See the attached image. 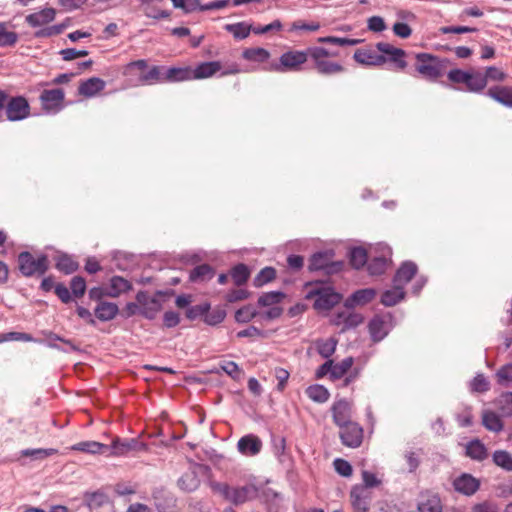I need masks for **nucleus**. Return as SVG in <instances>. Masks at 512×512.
I'll return each instance as SVG.
<instances>
[{
    "label": "nucleus",
    "instance_id": "1",
    "mask_svg": "<svg viewBox=\"0 0 512 512\" xmlns=\"http://www.w3.org/2000/svg\"><path fill=\"white\" fill-rule=\"evenodd\" d=\"M138 72V81L142 85L163 83L164 67L152 66L148 68V63L144 59L129 62L123 68L124 76H135Z\"/></svg>",
    "mask_w": 512,
    "mask_h": 512
},
{
    "label": "nucleus",
    "instance_id": "2",
    "mask_svg": "<svg viewBox=\"0 0 512 512\" xmlns=\"http://www.w3.org/2000/svg\"><path fill=\"white\" fill-rule=\"evenodd\" d=\"M17 261L19 271L25 277H40L48 271L50 266L47 255H34L28 251L21 252Z\"/></svg>",
    "mask_w": 512,
    "mask_h": 512
},
{
    "label": "nucleus",
    "instance_id": "3",
    "mask_svg": "<svg viewBox=\"0 0 512 512\" xmlns=\"http://www.w3.org/2000/svg\"><path fill=\"white\" fill-rule=\"evenodd\" d=\"M212 489L220 494L225 500L235 504H243L246 501L257 497L258 490L254 485H245L242 487H231L226 483H213Z\"/></svg>",
    "mask_w": 512,
    "mask_h": 512
},
{
    "label": "nucleus",
    "instance_id": "4",
    "mask_svg": "<svg viewBox=\"0 0 512 512\" xmlns=\"http://www.w3.org/2000/svg\"><path fill=\"white\" fill-rule=\"evenodd\" d=\"M307 298H315L314 308L317 310H330L341 301V295L330 286L322 283H309Z\"/></svg>",
    "mask_w": 512,
    "mask_h": 512
},
{
    "label": "nucleus",
    "instance_id": "5",
    "mask_svg": "<svg viewBox=\"0 0 512 512\" xmlns=\"http://www.w3.org/2000/svg\"><path fill=\"white\" fill-rule=\"evenodd\" d=\"M337 55L336 52H330L323 47H310V58L313 61L314 69L322 75H334L345 70L340 63L328 59Z\"/></svg>",
    "mask_w": 512,
    "mask_h": 512
},
{
    "label": "nucleus",
    "instance_id": "6",
    "mask_svg": "<svg viewBox=\"0 0 512 512\" xmlns=\"http://www.w3.org/2000/svg\"><path fill=\"white\" fill-rule=\"evenodd\" d=\"M416 71L428 81H436L443 74L442 60L430 53H417L415 55Z\"/></svg>",
    "mask_w": 512,
    "mask_h": 512
},
{
    "label": "nucleus",
    "instance_id": "7",
    "mask_svg": "<svg viewBox=\"0 0 512 512\" xmlns=\"http://www.w3.org/2000/svg\"><path fill=\"white\" fill-rule=\"evenodd\" d=\"M310 57V48L306 51L289 50L280 56L279 63L273 65L272 69L277 72L298 71Z\"/></svg>",
    "mask_w": 512,
    "mask_h": 512
},
{
    "label": "nucleus",
    "instance_id": "8",
    "mask_svg": "<svg viewBox=\"0 0 512 512\" xmlns=\"http://www.w3.org/2000/svg\"><path fill=\"white\" fill-rule=\"evenodd\" d=\"M4 108L7 119L12 122L21 121L30 116V104L24 96H7Z\"/></svg>",
    "mask_w": 512,
    "mask_h": 512
},
{
    "label": "nucleus",
    "instance_id": "9",
    "mask_svg": "<svg viewBox=\"0 0 512 512\" xmlns=\"http://www.w3.org/2000/svg\"><path fill=\"white\" fill-rule=\"evenodd\" d=\"M39 100L46 113H58L64 107L65 92L62 88L44 89Z\"/></svg>",
    "mask_w": 512,
    "mask_h": 512
},
{
    "label": "nucleus",
    "instance_id": "10",
    "mask_svg": "<svg viewBox=\"0 0 512 512\" xmlns=\"http://www.w3.org/2000/svg\"><path fill=\"white\" fill-rule=\"evenodd\" d=\"M339 437L343 445L349 448H358L364 437L363 428L356 422L339 427Z\"/></svg>",
    "mask_w": 512,
    "mask_h": 512
},
{
    "label": "nucleus",
    "instance_id": "11",
    "mask_svg": "<svg viewBox=\"0 0 512 512\" xmlns=\"http://www.w3.org/2000/svg\"><path fill=\"white\" fill-rule=\"evenodd\" d=\"M376 48L386 57V62L389 61L393 63L395 67L401 71L407 68L408 64L405 60L407 53L405 50L397 48L387 42L377 43Z\"/></svg>",
    "mask_w": 512,
    "mask_h": 512
},
{
    "label": "nucleus",
    "instance_id": "12",
    "mask_svg": "<svg viewBox=\"0 0 512 512\" xmlns=\"http://www.w3.org/2000/svg\"><path fill=\"white\" fill-rule=\"evenodd\" d=\"M110 451L107 456H125L132 451H141L146 449V445L137 439H120L115 438L112 441Z\"/></svg>",
    "mask_w": 512,
    "mask_h": 512
},
{
    "label": "nucleus",
    "instance_id": "13",
    "mask_svg": "<svg viewBox=\"0 0 512 512\" xmlns=\"http://www.w3.org/2000/svg\"><path fill=\"white\" fill-rule=\"evenodd\" d=\"M351 308L345 307L344 310L337 312L332 317V323L336 326H341V330L345 331L355 328L364 321L362 314L351 311Z\"/></svg>",
    "mask_w": 512,
    "mask_h": 512
},
{
    "label": "nucleus",
    "instance_id": "14",
    "mask_svg": "<svg viewBox=\"0 0 512 512\" xmlns=\"http://www.w3.org/2000/svg\"><path fill=\"white\" fill-rule=\"evenodd\" d=\"M332 418L335 425L338 427H342L347 425L348 423H352V403L345 400L340 399L331 407Z\"/></svg>",
    "mask_w": 512,
    "mask_h": 512
},
{
    "label": "nucleus",
    "instance_id": "15",
    "mask_svg": "<svg viewBox=\"0 0 512 512\" xmlns=\"http://www.w3.org/2000/svg\"><path fill=\"white\" fill-rule=\"evenodd\" d=\"M480 480L469 473H462L453 480L455 491L465 496L474 495L480 488Z\"/></svg>",
    "mask_w": 512,
    "mask_h": 512
},
{
    "label": "nucleus",
    "instance_id": "16",
    "mask_svg": "<svg viewBox=\"0 0 512 512\" xmlns=\"http://www.w3.org/2000/svg\"><path fill=\"white\" fill-rule=\"evenodd\" d=\"M342 266L340 262H332L331 257L328 253H315L309 262V269L314 270H324L327 274H332L337 272Z\"/></svg>",
    "mask_w": 512,
    "mask_h": 512
},
{
    "label": "nucleus",
    "instance_id": "17",
    "mask_svg": "<svg viewBox=\"0 0 512 512\" xmlns=\"http://www.w3.org/2000/svg\"><path fill=\"white\" fill-rule=\"evenodd\" d=\"M351 504L356 512H368L372 492L367 487H353L350 493Z\"/></svg>",
    "mask_w": 512,
    "mask_h": 512
},
{
    "label": "nucleus",
    "instance_id": "18",
    "mask_svg": "<svg viewBox=\"0 0 512 512\" xmlns=\"http://www.w3.org/2000/svg\"><path fill=\"white\" fill-rule=\"evenodd\" d=\"M136 300L141 306L140 314L147 319H154L161 308L159 301L150 297L146 292H138Z\"/></svg>",
    "mask_w": 512,
    "mask_h": 512
},
{
    "label": "nucleus",
    "instance_id": "19",
    "mask_svg": "<svg viewBox=\"0 0 512 512\" xmlns=\"http://www.w3.org/2000/svg\"><path fill=\"white\" fill-rule=\"evenodd\" d=\"M262 446L261 439L254 434H248L241 437L237 443L238 451L246 456L257 455L261 451Z\"/></svg>",
    "mask_w": 512,
    "mask_h": 512
},
{
    "label": "nucleus",
    "instance_id": "20",
    "mask_svg": "<svg viewBox=\"0 0 512 512\" xmlns=\"http://www.w3.org/2000/svg\"><path fill=\"white\" fill-rule=\"evenodd\" d=\"M354 59L356 62L369 66H381L386 63V57L378 54L372 48L358 49L354 53Z\"/></svg>",
    "mask_w": 512,
    "mask_h": 512
},
{
    "label": "nucleus",
    "instance_id": "21",
    "mask_svg": "<svg viewBox=\"0 0 512 512\" xmlns=\"http://www.w3.org/2000/svg\"><path fill=\"white\" fill-rule=\"evenodd\" d=\"M106 82L98 77H91L81 81L78 86V94L86 98H91L104 90Z\"/></svg>",
    "mask_w": 512,
    "mask_h": 512
},
{
    "label": "nucleus",
    "instance_id": "22",
    "mask_svg": "<svg viewBox=\"0 0 512 512\" xmlns=\"http://www.w3.org/2000/svg\"><path fill=\"white\" fill-rule=\"evenodd\" d=\"M71 450L79 451L88 454H103L107 455L110 447L97 441H82L71 446Z\"/></svg>",
    "mask_w": 512,
    "mask_h": 512
},
{
    "label": "nucleus",
    "instance_id": "23",
    "mask_svg": "<svg viewBox=\"0 0 512 512\" xmlns=\"http://www.w3.org/2000/svg\"><path fill=\"white\" fill-rule=\"evenodd\" d=\"M376 297V290L373 288L360 289L354 292L345 302V307L353 308L356 305H365Z\"/></svg>",
    "mask_w": 512,
    "mask_h": 512
},
{
    "label": "nucleus",
    "instance_id": "24",
    "mask_svg": "<svg viewBox=\"0 0 512 512\" xmlns=\"http://www.w3.org/2000/svg\"><path fill=\"white\" fill-rule=\"evenodd\" d=\"M487 95L506 107L512 108V86H493Z\"/></svg>",
    "mask_w": 512,
    "mask_h": 512
},
{
    "label": "nucleus",
    "instance_id": "25",
    "mask_svg": "<svg viewBox=\"0 0 512 512\" xmlns=\"http://www.w3.org/2000/svg\"><path fill=\"white\" fill-rule=\"evenodd\" d=\"M187 80H192V69L190 67H171L167 70L164 69L163 83L182 82Z\"/></svg>",
    "mask_w": 512,
    "mask_h": 512
},
{
    "label": "nucleus",
    "instance_id": "26",
    "mask_svg": "<svg viewBox=\"0 0 512 512\" xmlns=\"http://www.w3.org/2000/svg\"><path fill=\"white\" fill-rule=\"evenodd\" d=\"M222 68L219 61L203 62L192 70V79H205L212 77Z\"/></svg>",
    "mask_w": 512,
    "mask_h": 512
},
{
    "label": "nucleus",
    "instance_id": "27",
    "mask_svg": "<svg viewBox=\"0 0 512 512\" xmlns=\"http://www.w3.org/2000/svg\"><path fill=\"white\" fill-rule=\"evenodd\" d=\"M417 273V266L413 262H405L397 270L394 276V284L400 285L402 288L411 281Z\"/></svg>",
    "mask_w": 512,
    "mask_h": 512
},
{
    "label": "nucleus",
    "instance_id": "28",
    "mask_svg": "<svg viewBox=\"0 0 512 512\" xmlns=\"http://www.w3.org/2000/svg\"><path fill=\"white\" fill-rule=\"evenodd\" d=\"M56 12L53 8H45L39 12L26 16V22L32 27H39L52 22Z\"/></svg>",
    "mask_w": 512,
    "mask_h": 512
},
{
    "label": "nucleus",
    "instance_id": "29",
    "mask_svg": "<svg viewBox=\"0 0 512 512\" xmlns=\"http://www.w3.org/2000/svg\"><path fill=\"white\" fill-rule=\"evenodd\" d=\"M119 309L115 303L100 301L94 309V314L100 321L106 322L114 319Z\"/></svg>",
    "mask_w": 512,
    "mask_h": 512
},
{
    "label": "nucleus",
    "instance_id": "30",
    "mask_svg": "<svg viewBox=\"0 0 512 512\" xmlns=\"http://www.w3.org/2000/svg\"><path fill=\"white\" fill-rule=\"evenodd\" d=\"M482 425L494 433H499L504 428V423L500 416L491 410H484L482 412Z\"/></svg>",
    "mask_w": 512,
    "mask_h": 512
},
{
    "label": "nucleus",
    "instance_id": "31",
    "mask_svg": "<svg viewBox=\"0 0 512 512\" xmlns=\"http://www.w3.org/2000/svg\"><path fill=\"white\" fill-rule=\"evenodd\" d=\"M465 450L466 456L476 461H483L488 457L487 448L479 439L468 442Z\"/></svg>",
    "mask_w": 512,
    "mask_h": 512
},
{
    "label": "nucleus",
    "instance_id": "32",
    "mask_svg": "<svg viewBox=\"0 0 512 512\" xmlns=\"http://www.w3.org/2000/svg\"><path fill=\"white\" fill-rule=\"evenodd\" d=\"M418 510L419 512H442L440 498L436 494H423Z\"/></svg>",
    "mask_w": 512,
    "mask_h": 512
},
{
    "label": "nucleus",
    "instance_id": "33",
    "mask_svg": "<svg viewBox=\"0 0 512 512\" xmlns=\"http://www.w3.org/2000/svg\"><path fill=\"white\" fill-rule=\"evenodd\" d=\"M368 329L374 342L381 341L387 335L386 323L380 316H375L370 320Z\"/></svg>",
    "mask_w": 512,
    "mask_h": 512
},
{
    "label": "nucleus",
    "instance_id": "34",
    "mask_svg": "<svg viewBox=\"0 0 512 512\" xmlns=\"http://www.w3.org/2000/svg\"><path fill=\"white\" fill-rule=\"evenodd\" d=\"M131 284L128 280L120 276H114L110 280L109 287L107 288L106 295L109 297H118L120 294L128 291Z\"/></svg>",
    "mask_w": 512,
    "mask_h": 512
},
{
    "label": "nucleus",
    "instance_id": "35",
    "mask_svg": "<svg viewBox=\"0 0 512 512\" xmlns=\"http://www.w3.org/2000/svg\"><path fill=\"white\" fill-rule=\"evenodd\" d=\"M307 397L316 403H325L330 398V393L323 385L314 384L306 388Z\"/></svg>",
    "mask_w": 512,
    "mask_h": 512
},
{
    "label": "nucleus",
    "instance_id": "36",
    "mask_svg": "<svg viewBox=\"0 0 512 512\" xmlns=\"http://www.w3.org/2000/svg\"><path fill=\"white\" fill-rule=\"evenodd\" d=\"M200 485V480L197 474L192 471H186L178 480V486L185 492H192L196 490Z\"/></svg>",
    "mask_w": 512,
    "mask_h": 512
},
{
    "label": "nucleus",
    "instance_id": "37",
    "mask_svg": "<svg viewBox=\"0 0 512 512\" xmlns=\"http://www.w3.org/2000/svg\"><path fill=\"white\" fill-rule=\"evenodd\" d=\"M405 292L400 285L394 284V287L385 291L381 296V303L385 306H394L404 298Z\"/></svg>",
    "mask_w": 512,
    "mask_h": 512
},
{
    "label": "nucleus",
    "instance_id": "38",
    "mask_svg": "<svg viewBox=\"0 0 512 512\" xmlns=\"http://www.w3.org/2000/svg\"><path fill=\"white\" fill-rule=\"evenodd\" d=\"M242 57L248 61L263 63L269 59L270 53L261 47L248 48L243 51Z\"/></svg>",
    "mask_w": 512,
    "mask_h": 512
},
{
    "label": "nucleus",
    "instance_id": "39",
    "mask_svg": "<svg viewBox=\"0 0 512 512\" xmlns=\"http://www.w3.org/2000/svg\"><path fill=\"white\" fill-rule=\"evenodd\" d=\"M494 464L505 471L512 472V454L506 450H496L492 455Z\"/></svg>",
    "mask_w": 512,
    "mask_h": 512
},
{
    "label": "nucleus",
    "instance_id": "40",
    "mask_svg": "<svg viewBox=\"0 0 512 512\" xmlns=\"http://www.w3.org/2000/svg\"><path fill=\"white\" fill-rule=\"evenodd\" d=\"M55 267L64 274H71L78 269V263L72 257L63 254L57 257Z\"/></svg>",
    "mask_w": 512,
    "mask_h": 512
},
{
    "label": "nucleus",
    "instance_id": "41",
    "mask_svg": "<svg viewBox=\"0 0 512 512\" xmlns=\"http://www.w3.org/2000/svg\"><path fill=\"white\" fill-rule=\"evenodd\" d=\"M213 276L214 271L212 267L208 264L199 265L190 272V280L193 282H202L211 279Z\"/></svg>",
    "mask_w": 512,
    "mask_h": 512
},
{
    "label": "nucleus",
    "instance_id": "42",
    "mask_svg": "<svg viewBox=\"0 0 512 512\" xmlns=\"http://www.w3.org/2000/svg\"><path fill=\"white\" fill-rule=\"evenodd\" d=\"M317 352L323 358H329L333 355L336 349L337 340L333 338L329 339H320L315 342Z\"/></svg>",
    "mask_w": 512,
    "mask_h": 512
},
{
    "label": "nucleus",
    "instance_id": "43",
    "mask_svg": "<svg viewBox=\"0 0 512 512\" xmlns=\"http://www.w3.org/2000/svg\"><path fill=\"white\" fill-rule=\"evenodd\" d=\"M231 278L235 285L245 284L250 276V271L245 264H238L231 269Z\"/></svg>",
    "mask_w": 512,
    "mask_h": 512
},
{
    "label": "nucleus",
    "instance_id": "44",
    "mask_svg": "<svg viewBox=\"0 0 512 512\" xmlns=\"http://www.w3.org/2000/svg\"><path fill=\"white\" fill-rule=\"evenodd\" d=\"M486 77L480 72L469 73V79L466 82L467 89L472 92H480L486 87Z\"/></svg>",
    "mask_w": 512,
    "mask_h": 512
},
{
    "label": "nucleus",
    "instance_id": "45",
    "mask_svg": "<svg viewBox=\"0 0 512 512\" xmlns=\"http://www.w3.org/2000/svg\"><path fill=\"white\" fill-rule=\"evenodd\" d=\"M497 383L505 388L512 387V364H506L496 372Z\"/></svg>",
    "mask_w": 512,
    "mask_h": 512
},
{
    "label": "nucleus",
    "instance_id": "46",
    "mask_svg": "<svg viewBox=\"0 0 512 512\" xmlns=\"http://www.w3.org/2000/svg\"><path fill=\"white\" fill-rule=\"evenodd\" d=\"M353 359L351 357L343 359L341 362L333 364L331 369V377L334 379L342 378L352 367Z\"/></svg>",
    "mask_w": 512,
    "mask_h": 512
},
{
    "label": "nucleus",
    "instance_id": "47",
    "mask_svg": "<svg viewBox=\"0 0 512 512\" xmlns=\"http://www.w3.org/2000/svg\"><path fill=\"white\" fill-rule=\"evenodd\" d=\"M368 262V255L366 250L361 247H356L351 250L350 253V263L351 265L359 269L363 267Z\"/></svg>",
    "mask_w": 512,
    "mask_h": 512
},
{
    "label": "nucleus",
    "instance_id": "48",
    "mask_svg": "<svg viewBox=\"0 0 512 512\" xmlns=\"http://www.w3.org/2000/svg\"><path fill=\"white\" fill-rule=\"evenodd\" d=\"M368 271L371 275H381L385 272L388 262L384 256L374 257L367 262Z\"/></svg>",
    "mask_w": 512,
    "mask_h": 512
},
{
    "label": "nucleus",
    "instance_id": "49",
    "mask_svg": "<svg viewBox=\"0 0 512 512\" xmlns=\"http://www.w3.org/2000/svg\"><path fill=\"white\" fill-rule=\"evenodd\" d=\"M276 277V271L272 267H265L263 268L257 276L254 278V286L261 287L272 280H274Z\"/></svg>",
    "mask_w": 512,
    "mask_h": 512
},
{
    "label": "nucleus",
    "instance_id": "50",
    "mask_svg": "<svg viewBox=\"0 0 512 512\" xmlns=\"http://www.w3.org/2000/svg\"><path fill=\"white\" fill-rule=\"evenodd\" d=\"M84 500L90 508H98L105 504L108 498L103 492L98 491L86 493L84 496Z\"/></svg>",
    "mask_w": 512,
    "mask_h": 512
},
{
    "label": "nucleus",
    "instance_id": "51",
    "mask_svg": "<svg viewBox=\"0 0 512 512\" xmlns=\"http://www.w3.org/2000/svg\"><path fill=\"white\" fill-rule=\"evenodd\" d=\"M318 42L320 43H329L334 44L338 46H354L361 42L360 39H350V38H342V37H335V36H327V37H320L318 39Z\"/></svg>",
    "mask_w": 512,
    "mask_h": 512
},
{
    "label": "nucleus",
    "instance_id": "52",
    "mask_svg": "<svg viewBox=\"0 0 512 512\" xmlns=\"http://www.w3.org/2000/svg\"><path fill=\"white\" fill-rule=\"evenodd\" d=\"M18 40V35L14 31H7L5 24L0 23V46H13Z\"/></svg>",
    "mask_w": 512,
    "mask_h": 512
},
{
    "label": "nucleus",
    "instance_id": "53",
    "mask_svg": "<svg viewBox=\"0 0 512 512\" xmlns=\"http://www.w3.org/2000/svg\"><path fill=\"white\" fill-rule=\"evenodd\" d=\"M226 30L236 39H244L250 34V27L244 23L228 24Z\"/></svg>",
    "mask_w": 512,
    "mask_h": 512
},
{
    "label": "nucleus",
    "instance_id": "54",
    "mask_svg": "<svg viewBox=\"0 0 512 512\" xmlns=\"http://www.w3.org/2000/svg\"><path fill=\"white\" fill-rule=\"evenodd\" d=\"M174 8L181 9L184 13H192L200 7L199 0H171Z\"/></svg>",
    "mask_w": 512,
    "mask_h": 512
},
{
    "label": "nucleus",
    "instance_id": "55",
    "mask_svg": "<svg viewBox=\"0 0 512 512\" xmlns=\"http://www.w3.org/2000/svg\"><path fill=\"white\" fill-rule=\"evenodd\" d=\"M284 298V294L282 292H268L261 295L258 299V304L260 306H272L274 304L279 303Z\"/></svg>",
    "mask_w": 512,
    "mask_h": 512
},
{
    "label": "nucleus",
    "instance_id": "56",
    "mask_svg": "<svg viewBox=\"0 0 512 512\" xmlns=\"http://www.w3.org/2000/svg\"><path fill=\"white\" fill-rule=\"evenodd\" d=\"M497 403L504 416H512V392L503 393Z\"/></svg>",
    "mask_w": 512,
    "mask_h": 512
},
{
    "label": "nucleus",
    "instance_id": "57",
    "mask_svg": "<svg viewBox=\"0 0 512 512\" xmlns=\"http://www.w3.org/2000/svg\"><path fill=\"white\" fill-rule=\"evenodd\" d=\"M58 451L53 448L49 449H26L21 452L22 456L34 457L35 459H44L46 457L56 454Z\"/></svg>",
    "mask_w": 512,
    "mask_h": 512
},
{
    "label": "nucleus",
    "instance_id": "58",
    "mask_svg": "<svg viewBox=\"0 0 512 512\" xmlns=\"http://www.w3.org/2000/svg\"><path fill=\"white\" fill-rule=\"evenodd\" d=\"M33 340H34L33 337L28 333L8 332V333L0 334V343L7 342V341L31 342Z\"/></svg>",
    "mask_w": 512,
    "mask_h": 512
},
{
    "label": "nucleus",
    "instance_id": "59",
    "mask_svg": "<svg viewBox=\"0 0 512 512\" xmlns=\"http://www.w3.org/2000/svg\"><path fill=\"white\" fill-rule=\"evenodd\" d=\"M483 75L486 77V84L488 81L502 82L507 78V74L495 66L487 67L485 74Z\"/></svg>",
    "mask_w": 512,
    "mask_h": 512
},
{
    "label": "nucleus",
    "instance_id": "60",
    "mask_svg": "<svg viewBox=\"0 0 512 512\" xmlns=\"http://www.w3.org/2000/svg\"><path fill=\"white\" fill-rule=\"evenodd\" d=\"M70 288L75 297L79 298L85 294L86 281L81 276H74L70 282Z\"/></svg>",
    "mask_w": 512,
    "mask_h": 512
},
{
    "label": "nucleus",
    "instance_id": "61",
    "mask_svg": "<svg viewBox=\"0 0 512 512\" xmlns=\"http://www.w3.org/2000/svg\"><path fill=\"white\" fill-rule=\"evenodd\" d=\"M226 317V312L221 308H216L208 311L205 315L204 322L208 325H217L221 323Z\"/></svg>",
    "mask_w": 512,
    "mask_h": 512
},
{
    "label": "nucleus",
    "instance_id": "62",
    "mask_svg": "<svg viewBox=\"0 0 512 512\" xmlns=\"http://www.w3.org/2000/svg\"><path fill=\"white\" fill-rule=\"evenodd\" d=\"M256 316V311L252 306H244L235 313V319L239 323H247Z\"/></svg>",
    "mask_w": 512,
    "mask_h": 512
},
{
    "label": "nucleus",
    "instance_id": "63",
    "mask_svg": "<svg viewBox=\"0 0 512 512\" xmlns=\"http://www.w3.org/2000/svg\"><path fill=\"white\" fill-rule=\"evenodd\" d=\"M209 309H210V305L208 303L192 306L187 309L186 317L190 320H194L201 316L205 317V315L209 311Z\"/></svg>",
    "mask_w": 512,
    "mask_h": 512
},
{
    "label": "nucleus",
    "instance_id": "64",
    "mask_svg": "<svg viewBox=\"0 0 512 512\" xmlns=\"http://www.w3.org/2000/svg\"><path fill=\"white\" fill-rule=\"evenodd\" d=\"M333 465H334L336 472L339 475L344 476V477H349L352 475L353 469H352L351 464L348 461L341 459V458H337L334 460Z\"/></svg>",
    "mask_w": 512,
    "mask_h": 512
}]
</instances>
